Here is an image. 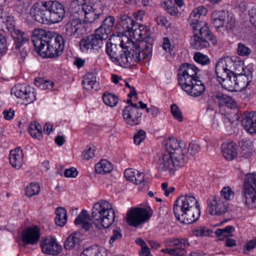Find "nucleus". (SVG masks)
<instances>
[{"label": "nucleus", "instance_id": "f257e3e1", "mask_svg": "<svg viewBox=\"0 0 256 256\" xmlns=\"http://www.w3.org/2000/svg\"><path fill=\"white\" fill-rule=\"evenodd\" d=\"M32 41L40 56L53 58L60 56L64 48L62 36L42 29L33 32Z\"/></svg>", "mask_w": 256, "mask_h": 256}, {"label": "nucleus", "instance_id": "f03ea898", "mask_svg": "<svg viewBox=\"0 0 256 256\" xmlns=\"http://www.w3.org/2000/svg\"><path fill=\"white\" fill-rule=\"evenodd\" d=\"M166 152L158 155L156 160L158 170L160 172L174 173L176 168L182 166L188 160L185 155L186 150L182 149L180 143L174 138H170L166 140Z\"/></svg>", "mask_w": 256, "mask_h": 256}, {"label": "nucleus", "instance_id": "7ed1b4c3", "mask_svg": "<svg viewBox=\"0 0 256 256\" xmlns=\"http://www.w3.org/2000/svg\"><path fill=\"white\" fill-rule=\"evenodd\" d=\"M199 69L194 65L188 63L182 64L178 70V82L181 88L188 94L194 97L202 95L205 86L197 75Z\"/></svg>", "mask_w": 256, "mask_h": 256}, {"label": "nucleus", "instance_id": "20e7f679", "mask_svg": "<svg viewBox=\"0 0 256 256\" xmlns=\"http://www.w3.org/2000/svg\"><path fill=\"white\" fill-rule=\"evenodd\" d=\"M173 211L176 218L182 223L190 224L200 216L198 202L194 196H180L175 201Z\"/></svg>", "mask_w": 256, "mask_h": 256}, {"label": "nucleus", "instance_id": "39448f33", "mask_svg": "<svg viewBox=\"0 0 256 256\" xmlns=\"http://www.w3.org/2000/svg\"><path fill=\"white\" fill-rule=\"evenodd\" d=\"M245 66L243 62H234L230 59H221L216 65V73L218 80L226 89L231 90L233 85L231 74L234 76L244 74Z\"/></svg>", "mask_w": 256, "mask_h": 256}, {"label": "nucleus", "instance_id": "423d86ee", "mask_svg": "<svg viewBox=\"0 0 256 256\" xmlns=\"http://www.w3.org/2000/svg\"><path fill=\"white\" fill-rule=\"evenodd\" d=\"M92 218L98 227L108 228L114 222L115 213L112 204L102 200L95 203L92 209Z\"/></svg>", "mask_w": 256, "mask_h": 256}, {"label": "nucleus", "instance_id": "0eeeda50", "mask_svg": "<svg viewBox=\"0 0 256 256\" xmlns=\"http://www.w3.org/2000/svg\"><path fill=\"white\" fill-rule=\"evenodd\" d=\"M124 49L120 54H118V58L113 59V62L116 64L123 67L129 66L134 64V62H138L142 59H144V56L140 54V51L136 50V46L132 42L127 38Z\"/></svg>", "mask_w": 256, "mask_h": 256}, {"label": "nucleus", "instance_id": "6e6552de", "mask_svg": "<svg viewBox=\"0 0 256 256\" xmlns=\"http://www.w3.org/2000/svg\"><path fill=\"white\" fill-rule=\"evenodd\" d=\"M194 34L191 37L190 44L194 49L200 50L210 46L208 40L213 44H217V40L208 26L201 27L198 30H193Z\"/></svg>", "mask_w": 256, "mask_h": 256}, {"label": "nucleus", "instance_id": "1a4fd4ad", "mask_svg": "<svg viewBox=\"0 0 256 256\" xmlns=\"http://www.w3.org/2000/svg\"><path fill=\"white\" fill-rule=\"evenodd\" d=\"M242 195L245 204L248 208H256V174H248L246 175Z\"/></svg>", "mask_w": 256, "mask_h": 256}, {"label": "nucleus", "instance_id": "9d476101", "mask_svg": "<svg viewBox=\"0 0 256 256\" xmlns=\"http://www.w3.org/2000/svg\"><path fill=\"white\" fill-rule=\"evenodd\" d=\"M142 40L139 42L132 44L136 46V50L140 51L144 58L151 56L152 54L153 38L150 37V29L144 26H141Z\"/></svg>", "mask_w": 256, "mask_h": 256}, {"label": "nucleus", "instance_id": "9b49d317", "mask_svg": "<svg viewBox=\"0 0 256 256\" xmlns=\"http://www.w3.org/2000/svg\"><path fill=\"white\" fill-rule=\"evenodd\" d=\"M212 22L217 30L222 28L223 30L230 31L234 26V20L230 17L228 12L224 10L214 11L211 14Z\"/></svg>", "mask_w": 256, "mask_h": 256}, {"label": "nucleus", "instance_id": "f8f14e48", "mask_svg": "<svg viewBox=\"0 0 256 256\" xmlns=\"http://www.w3.org/2000/svg\"><path fill=\"white\" fill-rule=\"evenodd\" d=\"M152 213V210L149 207L133 208L127 214L126 222L130 226L136 227L150 219Z\"/></svg>", "mask_w": 256, "mask_h": 256}, {"label": "nucleus", "instance_id": "ddd939ff", "mask_svg": "<svg viewBox=\"0 0 256 256\" xmlns=\"http://www.w3.org/2000/svg\"><path fill=\"white\" fill-rule=\"evenodd\" d=\"M165 243L170 247H176V248H166L162 250V252L170 256H184L186 254L185 248L190 245L188 239L186 238H167Z\"/></svg>", "mask_w": 256, "mask_h": 256}, {"label": "nucleus", "instance_id": "4468645a", "mask_svg": "<svg viewBox=\"0 0 256 256\" xmlns=\"http://www.w3.org/2000/svg\"><path fill=\"white\" fill-rule=\"evenodd\" d=\"M42 6L48 10L51 23H57L63 20L65 16L64 7L58 1H46L42 2Z\"/></svg>", "mask_w": 256, "mask_h": 256}, {"label": "nucleus", "instance_id": "2eb2a0df", "mask_svg": "<svg viewBox=\"0 0 256 256\" xmlns=\"http://www.w3.org/2000/svg\"><path fill=\"white\" fill-rule=\"evenodd\" d=\"M11 94L14 95L18 98L24 99L26 104L33 102L36 99L34 90L26 84H18L14 86L11 89Z\"/></svg>", "mask_w": 256, "mask_h": 256}, {"label": "nucleus", "instance_id": "dca6fc26", "mask_svg": "<svg viewBox=\"0 0 256 256\" xmlns=\"http://www.w3.org/2000/svg\"><path fill=\"white\" fill-rule=\"evenodd\" d=\"M30 13L32 18L40 23L43 24L51 23L48 12L42 6V2L34 4L31 8Z\"/></svg>", "mask_w": 256, "mask_h": 256}, {"label": "nucleus", "instance_id": "f3484780", "mask_svg": "<svg viewBox=\"0 0 256 256\" xmlns=\"http://www.w3.org/2000/svg\"><path fill=\"white\" fill-rule=\"evenodd\" d=\"M142 114L140 109L134 108L132 106H126L122 110L124 119L126 124L131 126L140 124Z\"/></svg>", "mask_w": 256, "mask_h": 256}, {"label": "nucleus", "instance_id": "a211bd4d", "mask_svg": "<svg viewBox=\"0 0 256 256\" xmlns=\"http://www.w3.org/2000/svg\"><path fill=\"white\" fill-rule=\"evenodd\" d=\"M228 202L220 196H214L208 202L210 214L211 215L220 216L227 211Z\"/></svg>", "mask_w": 256, "mask_h": 256}, {"label": "nucleus", "instance_id": "6ab92c4d", "mask_svg": "<svg viewBox=\"0 0 256 256\" xmlns=\"http://www.w3.org/2000/svg\"><path fill=\"white\" fill-rule=\"evenodd\" d=\"M40 247L43 253L56 256L60 252L62 246L53 238H46L42 240Z\"/></svg>", "mask_w": 256, "mask_h": 256}, {"label": "nucleus", "instance_id": "aec40b11", "mask_svg": "<svg viewBox=\"0 0 256 256\" xmlns=\"http://www.w3.org/2000/svg\"><path fill=\"white\" fill-rule=\"evenodd\" d=\"M65 34L68 36L78 38L84 32L82 24L78 19H73L64 26Z\"/></svg>", "mask_w": 256, "mask_h": 256}, {"label": "nucleus", "instance_id": "412c9836", "mask_svg": "<svg viewBox=\"0 0 256 256\" xmlns=\"http://www.w3.org/2000/svg\"><path fill=\"white\" fill-rule=\"evenodd\" d=\"M40 236V230L37 226L28 227L23 231L22 240L25 244L34 245L38 242Z\"/></svg>", "mask_w": 256, "mask_h": 256}, {"label": "nucleus", "instance_id": "4be33fe9", "mask_svg": "<svg viewBox=\"0 0 256 256\" xmlns=\"http://www.w3.org/2000/svg\"><path fill=\"white\" fill-rule=\"evenodd\" d=\"M252 80V74L251 72L248 71V74L245 72L242 74L233 76L232 77V83H230V84H232L233 86L231 91L233 90L236 88H244L247 87Z\"/></svg>", "mask_w": 256, "mask_h": 256}, {"label": "nucleus", "instance_id": "5701e85b", "mask_svg": "<svg viewBox=\"0 0 256 256\" xmlns=\"http://www.w3.org/2000/svg\"><path fill=\"white\" fill-rule=\"evenodd\" d=\"M242 124L249 134H256V112L244 114L242 117Z\"/></svg>", "mask_w": 256, "mask_h": 256}, {"label": "nucleus", "instance_id": "b1692460", "mask_svg": "<svg viewBox=\"0 0 256 256\" xmlns=\"http://www.w3.org/2000/svg\"><path fill=\"white\" fill-rule=\"evenodd\" d=\"M82 10L84 12V22L85 23H96L98 19L103 18L102 13H97L95 9H94L90 6L84 4Z\"/></svg>", "mask_w": 256, "mask_h": 256}, {"label": "nucleus", "instance_id": "393cba45", "mask_svg": "<svg viewBox=\"0 0 256 256\" xmlns=\"http://www.w3.org/2000/svg\"><path fill=\"white\" fill-rule=\"evenodd\" d=\"M24 154L20 147L10 152L9 160L10 164L16 169L21 168L24 163Z\"/></svg>", "mask_w": 256, "mask_h": 256}, {"label": "nucleus", "instance_id": "a878e982", "mask_svg": "<svg viewBox=\"0 0 256 256\" xmlns=\"http://www.w3.org/2000/svg\"><path fill=\"white\" fill-rule=\"evenodd\" d=\"M221 148L223 156L228 160H232L237 156V146L234 142H224Z\"/></svg>", "mask_w": 256, "mask_h": 256}, {"label": "nucleus", "instance_id": "bb28decb", "mask_svg": "<svg viewBox=\"0 0 256 256\" xmlns=\"http://www.w3.org/2000/svg\"><path fill=\"white\" fill-rule=\"evenodd\" d=\"M82 242L80 234L78 232H74L70 234L66 240L64 248L66 250H70L78 248Z\"/></svg>", "mask_w": 256, "mask_h": 256}, {"label": "nucleus", "instance_id": "cd10ccee", "mask_svg": "<svg viewBox=\"0 0 256 256\" xmlns=\"http://www.w3.org/2000/svg\"><path fill=\"white\" fill-rule=\"evenodd\" d=\"M126 43L124 42V40H122L120 44L118 46L112 42H107L106 52L112 61H113V59L118 58V54H120L122 51L124 49Z\"/></svg>", "mask_w": 256, "mask_h": 256}, {"label": "nucleus", "instance_id": "c85d7f7f", "mask_svg": "<svg viewBox=\"0 0 256 256\" xmlns=\"http://www.w3.org/2000/svg\"><path fill=\"white\" fill-rule=\"evenodd\" d=\"M90 221V215L86 210H82L80 214L76 218L74 223L76 225H80L83 229L88 230L92 226Z\"/></svg>", "mask_w": 256, "mask_h": 256}, {"label": "nucleus", "instance_id": "c756f323", "mask_svg": "<svg viewBox=\"0 0 256 256\" xmlns=\"http://www.w3.org/2000/svg\"><path fill=\"white\" fill-rule=\"evenodd\" d=\"M102 18L103 19L102 24L96 30H100V32L108 36L114 28L115 18L112 16H108L106 18L103 16Z\"/></svg>", "mask_w": 256, "mask_h": 256}, {"label": "nucleus", "instance_id": "7c9ffc66", "mask_svg": "<svg viewBox=\"0 0 256 256\" xmlns=\"http://www.w3.org/2000/svg\"><path fill=\"white\" fill-rule=\"evenodd\" d=\"M200 18V16L194 9L188 19V23L193 30H198L201 27L208 26L206 22L199 20Z\"/></svg>", "mask_w": 256, "mask_h": 256}, {"label": "nucleus", "instance_id": "2f4dec72", "mask_svg": "<svg viewBox=\"0 0 256 256\" xmlns=\"http://www.w3.org/2000/svg\"><path fill=\"white\" fill-rule=\"evenodd\" d=\"M108 37L106 34L100 32V30H96L95 34L90 35L93 49L98 50L103 45L104 40H106Z\"/></svg>", "mask_w": 256, "mask_h": 256}, {"label": "nucleus", "instance_id": "473e14b6", "mask_svg": "<svg viewBox=\"0 0 256 256\" xmlns=\"http://www.w3.org/2000/svg\"><path fill=\"white\" fill-rule=\"evenodd\" d=\"M11 34L14 41L16 48L17 49L28 42V37L27 34L18 30H13Z\"/></svg>", "mask_w": 256, "mask_h": 256}, {"label": "nucleus", "instance_id": "72a5a7b5", "mask_svg": "<svg viewBox=\"0 0 256 256\" xmlns=\"http://www.w3.org/2000/svg\"><path fill=\"white\" fill-rule=\"evenodd\" d=\"M118 22L126 32L132 28V26L136 23L131 17L124 14H120L118 16Z\"/></svg>", "mask_w": 256, "mask_h": 256}, {"label": "nucleus", "instance_id": "f704fd0d", "mask_svg": "<svg viewBox=\"0 0 256 256\" xmlns=\"http://www.w3.org/2000/svg\"><path fill=\"white\" fill-rule=\"evenodd\" d=\"M215 100L220 106H227L228 107H234L236 103L231 97L221 92H217L215 96Z\"/></svg>", "mask_w": 256, "mask_h": 256}, {"label": "nucleus", "instance_id": "c9c22d12", "mask_svg": "<svg viewBox=\"0 0 256 256\" xmlns=\"http://www.w3.org/2000/svg\"><path fill=\"white\" fill-rule=\"evenodd\" d=\"M2 15L0 18V24H2L4 30H7L8 32H12L15 30L14 28V20L12 16H6L5 12H2Z\"/></svg>", "mask_w": 256, "mask_h": 256}, {"label": "nucleus", "instance_id": "e433bc0d", "mask_svg": "<svg viewBox=\"0 0 256 256\" xmlns=\"http://www.w3.org/2000/svg\"><path fill=\"white\" fill-rule=\"evenodd\" d=\"M56 216L55 222L60 226H64L67 221V212L66 210L62 207H58L56 210Z\"/></svg>", "mask_w": 256, "mask_h": 256}, {"label": "nucleus", "instance_id": "4c0bfd02", "mask_svg": "<svg viewBox=\"0 0 256 256\" xmlns=\"http://www.w3.org/2000/svg\"><path fill=\"white\" fill-rule=\"evenodd\" d=\"M112 170L111 163L106 160H102L95 166V170L96 173L105 174L110 172Z\"/></svg>", "mask_w": 256, "mask_h": 256}, {"label": "nucleus", "instance_id": "58836bf2", "mask_svg": "<svg viewBox=\"0 0 256 256\" xmlns=\"http://www.w3.org/2000/svg\"><path fill=\"white\" fill-rule=\"evenodd\" d=\"M242 154L246 158L252 156L253 152V143L250 140H242L241 145Z\"/></svg>", "mask_w": 256, "mask_h": 256}, {"label": "nucleus", "instance_id": "ea45409f", "mask_svg": "<svg viewBox=\"0 0 256 256\" xmlns=\"http://www.w3.org/2000/svg\"><path fill=\"white\" fill-rule=\"evenodd\" d=\"M28 132L32 136L38 140L42 138L41 126L36 122H32L28 126Z\"/></svg>", "mask_w": 256, "mask_h": 256}, {"label": "nucleus", "instance_id": "a19ab883", "mask_svg": "<svg viewBox=\"0 0 256 256\" xmlns=\"http://www.w3.org/2000/svg\"><path fill=\"white\" fill-rule=\"evenodd\" d=\"M96 84V77L94 73H88L84 76L82 84L84 88L90 90Z\"/></svg>", "mask_w": 256, "mask_h": 256}, {"label": "nucleus", "instance_id": "79ce46f5", "mask_svg": "<svg viewBox=\"0 0 256 256\" xmlns=\"http://www.w3.org/2000/svg\"><path fill=\"white\" fill-rule=\"evenodd\" d=\"M102 99L104 103L106 106L110 107L116 106L118 102V97L114 94L108 92L104 93Z\"/></svg>", "mask_w": 256, "mask_h": 256}, {"label": "nucleus", "instance_id": "37998d69", "mask_svg": "<svg viewBox=\"0 0 256 256\" xmlns=\"http://www.w3.org/2000/svg\"><path fill=\"white\" fill-rule=\"evenodd\" d=\"M162 6L171 16H178L179 14V11L178 10V8L172 4L170 0H166L162 2Z\"/></svg>", "mask_w": 256, "mask_h": 256}, {"label": "nucleus", "instance_id": "c03bdc74", "mask_svg": "<svg viewBox=\"0 0 256 256\" xmlns=\"http://www.w3.org/2000/svg\"><path fill=\"white\" fill-rule=\"evenodd\" d=\"M194 61L202 66L208 65L210 62L209 57L200 52H196L194 56Z\"/></svg>", "mask_w": 256, "mask_h": 256}, {"label": "nucleus", "instance_id": "a18cd8bd", "mask_svg": "<svg viewBox=\"0 0 256 256\" xmlns=\"http://www.w3.org/2000/svg\"><path fill=\"white\" fill-rule=\"evenodd\" d=\"M178 142L180 143V146H182V149L186 150V152L185 153V155L188 157L186 155V153L188 152L192 156L195 155L200 150V147L198 144L195 142H191L188 144V148H184V143L181 142Z\"/></svg>", "mask_w": 256, "mask_h": 256}, {"label": "nucleus", "instance_id": "49530a36", "mask_svg": "<svg viewBox=\"0 0 256 256\" xmlns=\"http://www.w3.org/2000/svg\"><path fill=\"white\" fill-rule=\"evenodd\" d=\"M132 29L130 31H128L130 36L133 37L136 40H142V32H141V26H140L138 23H136Z\"/></svg>", "mask_w": 256, "mask_h": 256}, {"label": "nucleus", "instance_id": "de8ad7c7", "mask_svg": "<svg viewBox=\"0 0 256 256\" xmlns=\"http://www.w3.org/2000/svg\"><path fill=\"white\" fill-rule=\"evenodd\" d=\"M40 190V186L38 183L32 182L26 188V194L28 197L38 194Z\"/></svg>", "mask_w": 256, "mask_h": 256}, {"label": "nucleus", "instance_id": "09e8293b", "mask_svg": "<svg viewBox=\"0 0 256 256\" xmlns=\"http://www.w3.org/2000/svg\"><path fill=\"white\" fill-rule=\"evenodd\" d=\"M80 49L82 52L88 50L89 49H93L92 42L90 40V36L83 38L80 42Z\"/></svg>", "mask_w": 256, "mask_h": 256}, {"label": "nucleus", "instance_id": "8fccbe9b", "mask_svg": "<svg viewBox=\"0 0 256 256\" xmlns=\"http://www.w3.org/2000/svg\"><path fill=\"white\" fill-rule=\"evenodd\" d=\"M234 228L233 226H228L224 228H218L215 231L216 235L218 236H223L227 237L228 235L234 232Z\"/></svg>", "mask_w": 256, "mask_h": 256}, {"label": "nucleus", "instance_id": "3c124183", "mask_svg": "<svg viewBox=\"0 0 256 256\" xmlns=\"http://www.w3.org/2000/svg\"><path fill=\"white\" fill-rule=\"evenodd\" d=\"M251 50L244 44L240 42L238 44L237 54L242 56H247L251 53Z\"/></svg>", "mask_w": 256, "mask_h": 256}, {"label": "nucleus", "instance_id": "603ef678", "mask_svg": "<svg viewBox=\"0 0 256 256\" xmlns=\"http://www.w3.org/2000/svg\"><path fill=\"white\" fill-rule=\"evenodd\" d=\"M50 84L48 89L50 90L53 88L54 82L50 80H44L42 79H36L34 84L36 86L40 87L42 90H46V84Z\"/></svg>", "mask_w": 256, "mask_h": 256}, {"label": "nucleus", "instance_id": "864d4df0", "mask_svg": "<svg viewBox=\"0 0 256 256\" xmlns=\"http://www.w3.org/2000/svg\"><path fill=\"white\" fill-rule=\"evenodd\" d=\"M194 234L198 236H203L210 234V230L205 226L196 227L192 231Z\"/></svg>", "mask_w": 256, "mask_h": 256}, {"label": "nucleus", "instance_id": "5fc2aeb1", "mask_svg": "<svg viewBox=\"0 0 256 256\" xmlns=\"http://www.w3.org/2000/svg\"><path fill=\"white\" fill-rule=\"evenodd\" d=\"M146 132L142 130H140L138 132L134 135V143L136 145H139L146 138Z\"/></svg>", "mask_w": 256, "mask_h": 256}, {"label": "nucleus", "instance_id": "6e6d98bb", "mask_svg": "<svg viewBox=\"0 0 256 256\" xmlns=\"http://www.w3.org/2000/svg\"><path fill=\"white\" fill-rule=\"evenodd\" d=\"M170 109L171 112L174 117L179 122H182L183 120V118L178 106L175 104H172L170 106Z\"/></svg>", "mask_w": 256, "mask_h": 256}, {"label": "nucleus", "instance_id": "4d7b16f0", "mask_svg": "<svg viewBox=\"0 0 256 256\" xmlns=\"http://www.w3.org/2000/svg\"><path fill=\"white\" fill-rule=\"evenodd\" d=\"M233 195V192L229 186L224 187L221 191V196L226 200H230Z\"/></svg>", "mask_w": 256, "mask_h": 256}, {"label": "nucleus", "instance_id": "13d9d810", "mask_svg": "<svg viewBox=\"0 0 256 256\" xmlns=\"http://www.w3.org/2000/svg\"><path fill=\"white\" fill-rule=\"evenodd\" d=\"M121 230L117 228L112 231V234L110 238L109 243L112 244L116 240H119L122 238Z\"/></svg>", "mask_w": 256, "mask_h": 256}, {"label": "nucleus", "instance_id": "bf43d9fd", "mask_svg": "<svg viewBox=\"0 0 256 256\" xmlns=\"http://www.w3.org/2000/svg\"><path fill=\"white\" fill-rule=\"evenodd\" d=\"M136 174H138V170L132 168H128L124 170V176L127 180L132 182Z\"/></svg>", "mask_w": 256, "mask_h": 256}, {"label": "nucleus", "instance_id": "052dcab7", "mask_svg": "<svg viewBox=\"0 0 256 256\" xmlns=\"http://www.w3.org/2000/svg\"><path fill=\"white\" fill-rule=\"evenodd\" d=\"M83 256H98V248L96 246H90L82 253Z\"/></svg>", "mask_w": 256, "mask_h": 256}, {"label": "nucleus", "instance_id": "680f3d73", "mask_svg": "<svg viewBox=\"0 0 256 256\" xmlns=\"http://www.w3.org/2000/svg\"><path fill=\"white\" fill-rule=\"evenodd\" d=\"M94 150H92L91 148L88 146L83 151L82 156L86 160H88L94 156Z\"/></svg>", "mask_w": 256, "mask_h": 256}, {"label": "nucleus", "instance_id": "e2e57ef3", "mask_svg": "<svg viewBox=\"0 0 256 256\" xmlns=\"http://www.w3.org/2000/svg\"><path fill=\"white\" fill-rule=\"evenodd\" d=\"M78 174V172L74 168L66 169L64 172V175L66 178H76Z\"/></svg>", "mask_w": 256, "mask_h": 256}, {"label": "nucleus", "instance_id": "0e129e2a", "mask_svg": "<svg viewBox=\"0 0 256 256\" xmlns=\"http://www.w3.org/2000/svg\"><path fill=\"white\" fill-rule=\"evenodd\" d=\"M6 50V40L3 35L0 34V56L4 54Z\"/></svg>", "mask_w": 256, "mask_h": 256}, {"label": "nucleus", "instance_id": "69168bd1", "mask_svg": "<svg viewBox=\"0 0 256 256\" xmlns=\"http://www.w3.org/2000/svg\"><path fill=\"white\" fill-rule=\"evenodd\" d=\"M2 114L4 118L6 120H10L13 118L14 115V110L12 108L5 110H4Z\"/></svg>", "mask_w": 256, "mask_h": 256}, {"label": "nucleus", "instance_id": "338daca9", "mask_svg": "<svg viewBox=\"0 0 256 256\" xmlns=\"http://www.w3.org/2000/svg\"><path fill=\"white\" fill-rule=\"evenodd\" d=\"M249 16L250 23L256 26V8H252L250 10Z\"/></svg>", "mask_w": 256, "mask_h": 256}, {"label": "nucleus", "instance_id": "774afa93", "mask_svg": "<svg viewBox=\"0 0 256 256\" xmlns=\"http://www.w3.org/2000/svg\"><path fill=\"white\" fill-rule=\"evenodd\" d=\"M256 247V238L248 242L244 246V250L250 251Z\"/></svg>", "mask_w": 256, "mask_h": 256}]
</instances>
